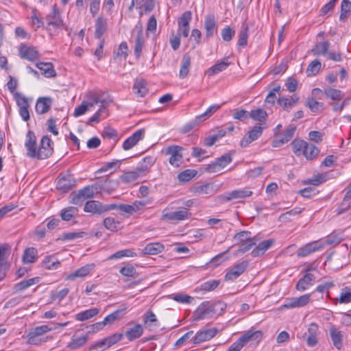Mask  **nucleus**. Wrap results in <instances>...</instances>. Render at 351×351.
<instances>
[{
  "mask_svg": "<svg viewBox=\"0 0 351 351\" xmlns=\"http://www.w3.org/2000/svg\"><path fill=\"white\" fill-rule=\"evenodd\" d=\"M69 28L62 19L61 12L56 5L52 6L51 12L46 16V29L51 38L58 36L62 30Z\"/></svg>",
  "mask_w": 351,
  "mask_h": 351,
  "instance_id": "obj_1",
  "label": "nucleus"
},
{
  "mask_svg": "<svg viewBox=\"0 0 351 351\" xmlns=\"http://www.w3.org/2000/svg\"><path fill=\"white\" fill-rule=\"evenodd\" d=\"M223 308L224 304L221 302H204L193 313L194 320L207 319L217 316Z\"/></svg>",
  "mask_w": 351,
  "mask_h": 351,
  "instance_id": "obj_2",
  "label": "nucleus"
},
{
  "mask_svg": "<svg viewBox=\"0 0 351 351\" xmlns=\"http://www.w3.org/2000/svg\"><path fill=\"white\" fill-rule=\"evenodd\" d=\"M100 189L101 185L99 183L88 185L79 190L77 193L71 194V202L74 204H81L85 199L93 197L95 194L99 192Z\"/></svg>",
  "mask_w": 351,
  "mask_h": 351,
  "instance_id": "obj_3",
  "label": "nucleus"
},
{
  "mask_svg": "<svg viewBox=\"0 0 351 351\" xmlns=\"http://www.w3.org/2000/svg\"><path fill=\"white\" fill-rule=\"evenodd\" d=\"M234 239L235 244L239 246L237 250L239 253H245L256 244V239L251 237V232L249 231H241L236 234Z\"/></svg>",
  "mask_w": 351,
  "mask_h": 351,
  "instance_id": "obj_4",
  "label": "nucleus"
},
{
  "mask_svg": "<svg viewBox=\"0 0 351 351\" xmlns=\"http://www.w3.org/2000/svg\"><path fill=\"white\" fill-rule=\"evenodd\" d=\"M84 102L89 108L93 107L97 104H101L100 107H108L112 102V99L104 92L91 90L86 95Z\"/></svg>",
  "mask_w": 351,
  "mask_h": 351,
  "instance_id": "obj_5",
  "label": "nucleus"
},
{
  "mask_svg": "<svg viewBox=\"0 0 351 351\" xmlns=\"http://www.w3.org/2000/svg\"><path fill=\"white\" fill-rule=\"evenodd\" d=\"M221 107L220 104H213L209 106L207 110L202 114L196 116L194 119L191 121L184 126V131L189 132L193 130L194 128L199 125L201 123L206 121L210 117H211L215 112L219 110Z\"/></svg>",
  "mask_w": 351,
  "mask_h": 351,
  "instance_id": "obj_6",
  "label": "nucleus"
},
{
  "mask_svg": "<svg viewBox=\"0 0 351 351\" xmlns=\"http://www.w3.org/2000/svg\"><path fill=\"white\" fill-rule=\"evenodd\" d=\"M25 147L27 149V156L38 160V147L36 145V137L32 131H28L26 134Z\"/></svg>",
  "mask_w": 351,
  "mask_h": 351,
  "instance_id": "obj_7",
  "label": "nucleus"
},
{
  "mask_svg": "<svg viewBox=\"0 0 351 351\" xmlns=\"http://www.w3.org/2000/svg\"><path fill=\"white\" fill-rule=\"evenodd\" d=\"M182 149V147L178 145L169 146L165 149V153L170 156L169 162L171 165L178 167L182 164L183 157L181 152Z\"/></svg>",
  "mask_w": 351,
  "mask_h": 351,
  "instance_id": "obj_8",
  "label": "nucleus"
},
{
  "mask_svg": "<svg viewBox=\"0 0 351 351\" xmlns=\"http://www.w3.org/2000/svg\"><path fill=\"white\" fill-rule=\"evenodd\" d=\"M311 293H306L299 297L291 298L282 306L285 308H301L306 306L311 302Z\"/></svg>",
  "mask_w": 351,
  "mask_h": 351,
  "instance_id": "obj_9",
  "label": "nucleus"
},
{
  "mask_svg": "<svg viewBox=\"0 0 351 351\" xmlns=\"http://www.w3.org/2000/svg\"><path fill=\"white\" fill-rule=\"evenodd\" d=\"M253 192L247 189H239L232 191L226 192L221 195L223 202H229L233 199H244L250 197Z\"/></svg>",
  "mask_w": 351,
  "mask_h": 351,
  "instance_id": "obj_10",
  "label": "nucleus"
},
{
  "mask_svg": "<svg viewBox=\"0 0 351 351\" xmlns=\"http://www.w3.org/2000/svg\"><path fill=\"white\" fill-rule=\"evenodd\" d=\"M190 213L188 208H181L180 209L171 212L166 213V209L163 210L161 219L162 220L173 221H182L189 218Z\"/></svg>",
  "mask_w": 351,
  "mask_h": 351,
  "instance_id": "obj_11",
  "label": "nucleus"
},
{
  "mask_svg": "<svg viewBox=\"0 0 351 351\" xmlns=\"http://www.w3.org/2000/svg\"><path fill=\"white\" fill-rule=\"evenodd\" d=\"M52 141L47 136H44L40 140L38 147V160H44L49 158L53 153L51 146Z\"/></svg>",
  "mask_w": 351,
  "mask_h": 351,
  "instance_id": "obj_12",
  "label": "nucleus"
},
{
  "mask_svg": "<svg viewBox=\"0 0 351 351\" xmlns=\"http://www.w3.org/2000/svg\"><path fill=\"white\" fill-rule=\"evenodd\" d=\"M248 263L243 261L233 265L226 274V281H233L239 277L247 269Z\"/></svg>",
  "mask_w": 351,
  "mask_h": 351,
  "instance_id": "obj_13",
  "label": "nucleus"
},
{
  "mask_svg": "<svg viewBox=\"0 0 351 351\" xmlns=\"http://www.w3.org/2000/svg\"><path fill=\"white\" fill-rule=\"evenodd\" d=\"M324 247V243L319 241H313L300 247L296 254L298 257H305L316 251L323 249Z\"/></svg>",
  "mask_w": 351,
  "mask_h": 351,
  "instance_id": "obj_14",
  "label": "nucleus"
},
{
  "mask_svg": "<svg viewBox=\"0 0 351 351\" xmlns=\"http://www.w3.org/2000/svg\"><path fill=\"white\" fill-rule=\"evenodd\" d=\"M261 125H255L250 130L246 136H245L240 142V145L243 147H247L250 143L256 140L263 133V129Z\"/></svg>",
  "mask_w": 351,
  "mask_h": 351,
  "instance_id": "obj_15",
  "label": "nucleus"
},
{
  "mask_svg": "<svg viewBox=\"0 0 351 351\" xmlns=\"http://www.w3.org/2000/svg\"><path fill=\"white\" fill-rule=\"evenodd\" d=\"M145 134V129H139L134 132L131 136L127 138L123 143L122 147L124 150H129L134 147L141 140H142Z\"/></svg>",
  "mask_w": 351,
  "mask_h": 351,
  "instance_id": "obj_16",
  "label": "nucleus"
},
{
  "mask_svg": "<svg viewBox=\"0 0 351 351\" xmlns=\"http://www.w3.org/2000/svg\"><path fill=\"white\" fill-rule=\"evenodd\" d=\"M296 126L293 125H289L280 138L273 140L272 146L274 147H280L282 145L288 143L293 138Z\"/></svg>",
  "mask_w": 351,
  "mask_h": 351,
  "instance_id": "obj_17",
  "label": "nucleus"
},
{
  "mask_svg": "<svg viewBox=\"0 0 351 351\" xmlns=\"http://www.w3.org/2000/svg\"><path fill=\"white\" fill-rule=\"evenodd\" d=\"M217 333V329L215 328H208L196 333L193 338V343L199 344L200 343L209 341L213 338Z\"/></svg>",
  "mask_w": 351,
  "mask_h": 351,
  "instance_id": "obj_18",
  "label": "nucleus"
},
{
  "mask_svg": "<svg viewBox=\"0 0 351 351\" xmlns=\"http://www.w3.org/2000/svg\"><path fill=\"white\" fill-rule=\"evenodd\" d=\"M315 279V278L313 274L310 273L305 274V275L297 282L295 289L300 292L307 290L313 285Z\"/></svg>",
  "mask_w": 351,
  "mask_h": 351,
  "instance_id": "obj_19",
  "label": "nucleus"
},
{
  "mask_svg": "<svg viewBox=\"0 0 351 351\" xmlns=\"http://www.w3.org/2000/svg\"><path fill=\"white\" fill-rule=\"evenodd\" d=\"M145 175L138 168V167L132 171H125L121 176V180L125 184H133L138 180V179Z\"/></svg>",
  "mask_w": 351,
  "mask_h": 351,
  "instance_id": "obj_20",
  "label": "nucleus"
},
{
  "mask_svg": "<svg viewBox=\"0 0 351 351\" xmlns=\"http://www.w3.org/2000/svg\"><path fill=\"white\" fill-rule=\"evenodd\" d=\"M75 185V180L71 176L60 178L56 185V188L62 193H67Z\"/></svg>",
  "mask_w": 351,
  "mask_h": 351,
  "instance_id": "obj_21",
  "label": "nucleus"
},
{
  "mask_svg": "<svg viewBox=\"0 0 351 351\" xmlns=\"http://www.w3.org/2000/svg\"><path fill=\"white\" fill-rule=\"evenodd\" d=\"M95 267V263H88L86 264L77 270H75L73 273L69 274L66 279L69 280H73L76 278H83L88 275L91 271H93Z\"/></svg>",
  "mask_w": 351,
  "mask_h": 351,
  "instance_id": "obj_22",
  "label": "nucleus"
},
{
  "mask_svg": "<svg viewBox=\"0 0 351 351\" xmlns=\"http://www.w3.org/2000/svg\"><path fill=\"white\" fill-rule=\"evenodd\" d=\"M88 340V334L78 335L75 332L71 339V341L69 343L67 347L70 349H77L84 346Z\"/></svg>",
  "mask_w": 351,
  "mask_h": 351,
  "instance_id": "obj_23",
  "label": "nucleus"
},
{
  "mask_svg": "<svg viewBox=\"0 0 351 351\" xmlns=\"http://www.w3.org/2000/svg\"><path fill=\"white\" fill-rule=\"evenodd\" d=\"M165 250V245L159 242L147 243L141 252L143 255H157Z\"/></svg>",
  "mask_w": 351,
  "mask_h": 351,
  "instance_id": "obj_24",
  "label": "nucleus"
},
{
  "mask_svg": "<svg viewBox=\"0 0 351 351\" xmlns=\"http://www.w3.org/2000/svg\"><path fill=\"white\" fill-rule=\"evenodd\" d=\"M52 105V99L48 97H40L36 104V111L38 114H45L47 112Z\"/></svg>",
  "mask_w": 351,
  "mask_h": 351,
  "instance_id": "obj_25",
  "label": "nucleus"
},
{
  "mask_svg": "<svg viewBox=\"0 0 351 351\" xmlns=\"http://www.w3.org/2000/svg\"><path fill=\"white\" fill-rule=\"evenodd\" d=\"M329 333L334 346L340 350L343 345V334L342 332L337 328L334 325L329 328Z\"/></svg>",
  "mask_w": 351,
  "mask_h": 351,
  "instance_id": "obj_26",
  "label": "nucleus"
},
{
  "mask_svg": "<svg viewBox=\"0 0 351 351\" xmlns=\"http://www.w3.org/2000/svg\"><path fill=\"white\" fill-rule=\"evenodd\" d=\"M319 327L315 323H311L308 328V337L306 339L307 345L309 347H313L317 344V335Z\"/></svg>",
  "mask_w": 351,
  "mask_h": 351,
  "instance_id": "obj_27",
  "label": "nucleus"
},
{
  "mask_svg": "<svg viewBox=\"0 0 351 351\" xmlns=\"http://www.w3.org/2000/svg\"><path fill=\"white\" fill-rule=\"evenodd\" d=\"M84 210L85 212L93 214H101L106 212V209L104 208V206L99 202L95 200L86 202Z\"/></svg>",
  "mask_w": 351,
  "mask_h": 351,
  "instance_id": "obj_28",
  "label": "nucleus"
},
{
  "mask_svg": "<svg viewBox=\"0 0 351 351\" xmlns=\"http://www.w3.org/2000/svg\"><path fill=\"white\" fill-rule=\"evenodd\" d=\"M19 55L22 58L29 61H34L38 57V53L35 48L25 45L20 47Z\"/></svg>",
  "mask_w": 351,
  "mask_h": 351,
  "instance_id": "obj_29",
  "label": "nucleus"
},
{
  "mask_svg": "<svg viewBox=\"0 0 351 351\" xmlns=\"http://www.w3.org/2000/svg\"><path fill=\"white\" fill-rule=\"evenodd\" d=\"M204 26L206 29V38H210L213 36L215 33L217 32V25L213 15H208L205 18Z\"/></svg>",
  "mask_w": 351,
  "mask_h": 351,
  "instance_id": "obj_30",
  "label": "nucleus"
},
{
  "mask_svg": "<svg viewBox=\"0 0 351 351\" xmlns=\"http://www.w3.org/2000/svg\"><path fill=\"white\" fill-rule=\"evenodd\" d=\"M263 338V332L261 330H248L245 332L239 339L245 345L246 343L254 341L258 342Z\"/></svg>",
  "mask_w": 351,
  "mask_h": 351,
  "instance_id": "obj_31",
  "label": "nucleus"
},
{
  "mask_svg": "<svg viewBox=\"0 0 351 351\" xmlns=\"http://www.w3.org/2000/svg\"><path fill=\"white\" fill-rule=\"evenodd\" d=\"M133 91L137 97H145L148 93L146 82L142 79H136L133 85Z\"/></svg>",
  "mask_w": 351,
  "mask_h": 351,
  "instance_id": "obj_32",
  "label": "nucleus"
},
{
  "mask_svg": "<svg viewBox=\"0 0 351 351\" xmlns=\"http://www.w3.org/2000/svg\"><path fill=\"white\" fill-rule=\"evenodd\" d=\"M143 333V326L141 324H137L134 327L128 328L126 330L125 335L129 341H132L139 338Z\"/></svg>",
  "mask_w": 351,
  "mask_h": 351,
  "instance_id": "obj_33",
  "label": "nucleus"
},
{
  "mask_svg": "<svg viewBox=\"0 0 351 351\" xmlns=\"http://www.w3.org/2000/svg\"><path fill=\"white\" fill-rule=\"evenodd\" d=\"M191 56L188 53H184L182 58L180 69L179 71L180 78L183 79L188 75L191 66Z\"/></svg>",
  "mask_w": 351,
  "mask_h": 351,
  "instance_id": "obj_34",
  "label": "nucleus"
},
{
  "mask_svg": "<svg viewBox=\"0 0 351 351\" xmlns=\"http://www.w3.org/2000/svg\"><path fill=\"white\" fill-rule=\"evenodd\" d=\"M99 313V309L97 308H92L86 311L80 312L75 315V319L77 321L84 322L86 321L95 316Z\"/></svg>",
  "mask_w": 351,
  "mask_h": 351,
  "instance_id": "obj_35",
  "label": "nucleus"
},
{
  "mask_svg": "<svg viewBox=\"0 0 351 351\" xmlns=\"http://www.w3.org/2000/svg\"><path fill=\"white\" fill-rule=\"evenodd\" d=\"M249 116L254 120L258 121L260 123L259 125H262L265 124L267 113V112L262 108H257L255 110H252L250 113Z\"/></svg>",
  "mask_w": 351,
  "mask_h": 351,
  "instance_id": "obj_36",
  "label": "nucleus"
},
{
  "mask_svg": "<svg viewBox=\"0 0 351 351\" xmlns=\"http://www.w3.org/2000/svg\"><path fill=\"white\" fill-rule=\"evenodd\" d=\"M108 107H99L97 112L88 119L87 123L90 125L97 123L101 120L104 119L108 116Z\"/></svg>",
  "mask_w": 351,
  "mask_h": 351,
  "instance_id": "obj_37",
  "label": "nucleus"
},
{
  "mask_svg": "<svg viewBox=\"0 0 351 351\" xmlns=\"http://www.w3.org/2000/svg\"><path fill=\"white\" fill-rule=\"evenodd\" d=\"M272 243L271 240L262 241L252 251V256L254 257L262 256L271 247Z\"/></svg>",
  "mask_w": 351,
  "mask_h": 351,
  "instance_id": "obj_38",
  "label": "nucleus"
},
{
  "mask_svg": "<svg viewBox=\"0 0 351 351\" xmlns=\"http://www.w3.org/2000/svg\"><path fill=\"white\" fill-rule=\"evenodd\" d=\"M36 66L42 71V73L47 77H51L56 75V71L51 62H38Z\"/></svg>",
  "mask_w": 351,
  "mask_h": 351,
  "instance_id": "obj_39",
  "label": "nucleus"
},
{
  "mask_svg": "<svg viewBox=\"0 0 351 351\" xmlns=\"http://www.w3.org/2000/svg\"><path fill=\"white\" fill-rule=\"evenodd\" d=\"M337 303H351V285L346 286L341 289L339 296L335 299Z\"/></svg>",
  "mask_w": 351,
  "mask_h": 351,
  "instance_id": "obj_40",
  "label": "nucleus"
},
{
  "mask_svg": "<svg viewBox=\"0 0 351 351\" xmlns=\"http://www.w3.org/2000/svg\"><path fill=\"white\" fill-rule=\"evenodd\" d=\"M42 265L46 269L54 270L60 267V262L55 256H49L44 258Z\"/></svg>",
  "mask_w": 351,
  "mask_h": 351,
  "instance_id": "obj_41",
  "label": "nucleus"
},
{
  "mask_svg": "<svg viewBox=\"0 0 351 351\" xmlns=\"http://www.w3.org/2000/svg\"><path fill=\"white\" fill-rule=\"evenodd\" d=\"M40 281L39 277H35L32 278H29L27 280H23L19 282V283H16L14 287V290L15 291H21L23 290H25L29 287L37 284Z\"/></svg>",
  "mask_w": 351,
  "mask_h": 351,
  "instance_id": "obj_42",
  "label": "nucleus"
},
{
  "mask_svg": "<svg viewBox=\"0 0 351 351\" xmlns=\"http://www.w3.org/2000/svg\"><path fill=\"white\" fill-rule=\"evenodd\" d=\"M107 29L106 21L102 17L97 18L95 22V36L97 38H101Z\"/></svg>",
  "mask_w": 351,
  "mask_h": 351,
  "instance_id": "obj_43",
  "label": "nucleus"
},
{
  "mask_svg": "<svg viewBox=\"0 0 351 351\" xmlns=\"http://www.w3.org/2000/svg\"><path fill=\"white\" fill-rule=\"evenodd\" d=\"M104 227L110 231L115 232L119 229L121 222L113 217H108L103 221Z\"/></svg>",
  "mask_w": 351,
  "mask_h": 351,
  "instance_id": "obj_44",
  "label": "nucleus"
},
{
  "mask_svg": "<svg viewBox=\"0 0 351 351\" xmlns=\"http://www.w3.org/2000/svg\"><path fill=\"white\" fill-rule=\"evenodd\" d=\"M330 47L328 41H323L317 43L312 49V52L315 56L326 55Z\"/></svg>",
  "mask_w": 351,
  "mask_h": 351,
  "instance_id": "obj_45",
  "label": "nucleus"
},
{
  "mask_svg": "<svg viewBox=\"0 0 351 351\" xmlns=\"http://www.w3.org/2000/svg\"><path fill=\"white\" fill-rule=\"evenodd\" d=\"M38 252L34 247L27 248L23 256V261L25 263H32L37 259Z\"/></svg>",
  "mask_w": 351,
  "mask_h": 351,
  "instance_id": "obj_46",
  "label": "nucleus"
},
{
  "mask_svg": "<svg viewBox=\"0 0 351 351\" xmlns=\"http://www.w3.org/2000/svg\"><path fill=\"white\" fill-rule=\"evenodd\" d=\"M308 143L300 139H295L291 143L293 152L297 156L303 155Z\"/></svg>",
  "mask_w": 351,
  "mask_h": 351,
  "instance_id": "obj_47",
  "label": "nucleus"
},
{
  "mask_svg": "<svg viewBox=\"0 0 351 351\" xmlns=\"http://www.w3.org/2000/svg\"><path fill=\"white\" fill-rule=\"evenodd\" d=\"M226 60H223L221 62H218L215 63L213 66H212L208 69V73L210 75H216L227 69V67L230 65V63L227 61V58Z\"/></svg>",
  "mask_w": 351,
  "mask_h": 351,
  "instance_id": "obj_48",
  "label": "nucleus"
},
{
  "mask_svg": "<svg viewBox=\"0 0 351 351\" xmlns=\"http://www.w3.org/2000/svg\"><path fill=\"white\" fill-rule=\"evenodd\" d=\"M144 45V38L142 31H138L135 38L134 54L137 58L141 56Z\"/></svg>",
  "mask_w": 351,
  "mask_h": 351,
  "instance_id": "obj_49",
  "label": "nucleus"
},
{
  "mask_svg": "<svg viewBox=\"0 0 351 351\" xmlns=\"http://www.w3.org/2000/svg\"><path fill=\"white\" fill-rule=\"evenodd\" d=\"M137 254L132 249H125L117 251L108 257L109 260L119 259L123 257H136Z\"/></svg>",
  "mask_w": 351,
  "mask_h": 351,
  "instance_id": "obj_50",
  "label": "nucleus"
},
{
  "mask_svg": "<svg viewBox=\"0 0 351 351\" xmlns=\"http://www.w3.org/2000/svg\"><path fill=\"white\" fill-rule=\"evenodd\" d=\"M247 38H248V25L247 24H243L241 26V31L239 34V40L237 45L239 47H245L247 44Z\"/></svg>",
  "mask_w": 351,
  "mask_h": 351,
  "instance_id": "obj_51",
  "label": "nucleus"
},
{
  "mask_svg": "<svg viewBox=\"0 0 351 351\" xmlns=\"http://www.w3.org/2000/svg\"><path fill=\"white\" fill-rule=\"evenodd\" d=\"M351 10V1L349 0H342L341 4V13L339 16V20L341 21H345L348 17V14Z\"/></svg>",
  "mask_w": 351,
  "mask_h": 351,
  "instance_id": "obj_52",
  "label": "nucleus"
},
{
  "mask_svg": "<svg viewBox=\"0 0 351 351\" xmlns=\"http://www.w3.org/2000/svg\"><path fill=\"white\" fill-rule=\"evenodd\" d=\"M78 209L75 206H69L61 210V218L64 221H70L77 215Z\"/></svg>",
  "mask_w": 351,
  "mask_h": 351,
  "instance_id": "obj_53",
  "label": "nucleus"
},
{
  "mask_svg": "<svg viewBox=\"0 0 351 351\" xmlns=\"http://www.w3.org/2000/svg\"><path fill=\"white\" fill-rule=\"evenodd\" d=\"M298 97H291V98L281 97L278 100V104L285 110H288L298 101Z\"/></svg>",
  "mask_w": 351,
  "mask_h": 351,
  "instance_id": "obj_54",
  "label": "nucleus"
},
{
  "mask_svg": "<svg viewBox=\"0 0 351 351\" xmlns=\"http://www.w3.org/2000/svg\"><path fill=\"white\" fill-rule=\"evenodd\" d=\"M321 66H322V64H321V62L319 60H314L313 61H312L308 64V66L306 70V73L307 76L311 77V76H315V75H317L319 73V71L321 69Z\"/></svg>",
  "mask_w": 351,
  "mask_h": 351,
  "instance_id": "obj_55",
  "label": "nucleus"
},
{
  "mask_svg": "<svg viewBox=\"0 0 351 351\" xmlns=\"http://www.w3.org/2000/svg\"><path fill=\"white\" fill-rule=\"evenodd\" d=\"M319 154V149L313 144H307L303 155L307 160L314 159Z\"/></svg>",
  "mask_w": 351,
  "mask_h": 351,
  "instance_id": "obj_56",
  "label": "nucleus"
},
{
  "mask_svg": "<svg viewBox=\"0 0 351 351\" xmlns=\"http://www.w3.org/2000/svg\"><path fill=\"white\" fill-rule=\"evenodd\" d=\"M324 93L327 97L334 101L341 100L344 97V94L341 90L332 88L326 89Z\"/></svg>",
  "mask_w": 351,
  "mask_h": 351,
  "instance_id": "obj_57",
  "label": "nucleus"
},
{
  "mask_svg": "<svg viewBox=\"0 0 351 351\" xmlns=\"http://www.w3.org/2000/svg\"><path fill=\"white\" fill-rule=\"evenodd\" d=\"M155 159L152 156H146L143 158L142 163L138 166L141 172L145 175L150 167L154 164Z\"/></svg>",
  "mask_w": 351,
  "mask_h": 351,
  "instance_id": "obj_58",
  "label": "nucleus"
},
{
  "mask_svg": "<svg viewBox=\"0 0 351 351\" xmlns=\"http://www.w3.org/2000/svg\"><path fill=\"white\" fill-rule=\"evenodd\" d=\"M323 105V103L317 101L313 98H308L306 101V106L313 112H321Z\"/></svg>",
  "mask_w": 351,
  "mask_h": 351,
  "instance_id": "obj_59",
  "label": "nucleus"
},
{
  "mask_svg": "<svg viewBox=\"0 0 351 351\" xmlns=\"http://www.w3.org/2000/svg\"><path fill=\"white\" fill-rule=\"evenodd\" d=\"M145 324L149 326H158V323L156 315L151 311L146 312L143 315Z\"/></svg>",
  "mask_w": 351,
  "mask_h": 351,
  "instance_id": "obj_60",
  "label": "nucleus"
},
{
  "mask_svg": "<svg viewBox=\"0 0 351 351\" xmlns=\"http://www.w3.org/2000/svg\"><path fill=\"white\" fill-rule=\"evenodd\" d=\"M123 313V310H117L112 312V313L109 314L103 320L104 324L107 325L112 324L114 321L121 317Z\"/></svg>",
  "mask_w": 351,
  "mask_h": 351,
  "instance_id": "obj_61",
  "label": "nucleus"
},
{
  "mask_svg": "<svg viewBox=\"0 0 351 351\" xmlns=\"http://www.w3.org/2000/svg\"><path fill=\"white\" fill-rule=\"evenodd\" d=\"M53 330L52 327H50L49 325H42L39 326H36V328L31 330L29 333L35 336L40 337L45 333L51 331Z\"/></svg>",
  "mask_w": 351,
  "mask_h": 351,
  "instance_id": "obj_62",
  "label": "nucleus"
},
{
  "mask_svg": "<svg viewBox=\"0 0 351 351\" xmlns=\"http://www.w3.org/2000/svg\"><path fill=\"white\" fill-rule=\"evenodd\" d=\"M326 181V178L322 174H317L314 176L313 178L307 179L304 181V184H311L313 186H318L319 184L324 182Z\"/></svg>",
  "mask_w": 351,
  "mask_h": 351,
  "instance_id": "obj_63",
  "label": "nucleus"
},
{
  "mask_svg": "<svg viewBox=\"0 0 351 351\" xmlns=\"http://www.w3.org/2000/svg\"><path fill=\"white\" fill-rule=\"evenodd\" d=\"M122 337L123 335L121 333H115L108 336L104 338L106 345L108 348H110V346L121 341Z\"/></svg>",
  "mask_w": 351,
  "mask_h": 351,
  "instance_id": "obj_64",
  "label": "nucleus"
}]
</instances>
